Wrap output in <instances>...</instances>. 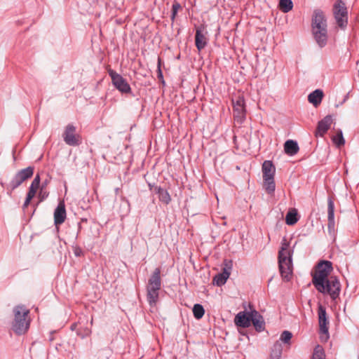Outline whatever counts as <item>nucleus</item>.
<instances>
[{
	"mask_svg": "<svg viewBox=\"0 0 359 359\" xmlns=\"http://www.w3.org/2000/svg\"><path fill=\"white\" fill-rule=\"evenodd\" d=\"M293 3L291 0H280L279 8L283 13H287L292 9Z\"/></svg>",
	"mask_w": 359,
	"mask_h": 359,
	"instance_id": "obj_26",
	"label": "nucleus"
},
{
	"mask_svg": "<svg viewBox=\"0 0 359 359\" xmlns=\"http://www.w3.org/2000/svg\"><path fill=\"white\" fill-rule=\"evenodd\" d=\"M276 169L272 162L265 161L262 164L263 179L274 178Z\"/></svg>",
	"mask_w": 359,
	"mask_h": 359,
	"instance_id": "obj_19",
	"label": "nucleus"
},
{
	"mask_svg": "<svg viewBox=\"0 0 359 359\" xmlns=\"http://www.w3.org/2000/svg\"><path fill=\"white\" fill-rule=\"evenodd\" d=\"M231 266L232 264L231 261L224 260L223 271L221 273H219L215 276L213 279V283L217 286H222L224 285L230 276Z\"/></svg>",
	"mask_w": 359,
	"mask_h": 359,
	"instance_id": "obj_11",
	"label": "nucleus"
},
{
	"mask_svg": "<svg viewBox=\"0 0 359 359\" xmlns=\"http://www.w3.org/2000/svg\"><path fill=\"white\" fill-rule=\"evenodd\" d=\"M66 210L63 201H60L54 212V222L56 226L62 224L66 219Z\"/></svg>",
	"mask_w": 359,
	"mask_h": 359,
	"instance_id": "obj_16",
	"label": "nucleus"
},
{
	"mask_svg": "<svg viewBox=\"0 0 359 359\" xmlns=\"http://www.w3.org/2000/svg\"><path fill=\"white\" fill-rule=\"evenodd\" d=\"M161 287V269L156 268L151 277L149 278L147 286V299L151 306L155 305L157 302Z\"/></svg>",
	"mask_w": 359,
	"mask_h": 359,
	"instance_id": "obj_5",
	"label": "nucleus"
},
{
	"mask_svg": "<svg viewBox=\"0 0 359 359\" xmlns=\"http://www.w3.org/2000/svg\"><path fill=\"white\" fill-rule=\"evenodd\" d=\"M63 137L65 142L70 146H76L81 143L80 135L76 134V128L71 124L66 127Z\"/></svg>",
	"mask_w": 359,
	"mask_h": 359,
	"instance_id": "obj_10",
	"label": "nucleus"
},
{
	"mask_svg": "<svg viewBox=\"0 0 359 359\" xmlns=\"http://www.w3.org/2000/svg\"><path fill=\"white\" fill-rule=\"evenodd\" d=\"M263 187L269 194H273L276 189L274 178L263 179Z\"/></svg>",
	"mask_w": 359,
	"mask_h": 359,
	"instance_id": "obj_22",
	"label": "nucleus"
},
{
	"mask_svg": "<svg viewBox=\"0 0 359 359\" xmlns=\"http://www.w3.org/2000/svg\"><path fill=\"white\" fill-rule=\"evenodd\" d=\"M158 70H159V72L161 73V69H160L161 60H160V58L158 59Z\"/></svg>",
	"mask_w": 359,
	"mask_h": 359,
	"instance_id": "obj_35",
	"label": "nucleus"
},
{
	"mask_svg": "<svg viewBox=\"0 0 359 359\" xmlns=\"http://www.w3.org/2000/svg\"><path fill=\"white\" fill-rule=\"evenodd\" d=\"M292 253L293 250L290 248L289 242L283 238L278 252V265L281 276L286 280H289L292 274Z\"/></svg>",
	"mask_w": 359,
	"mask_h": 359,
	"instance_id": "obj_3",
	"label": "nucleus"
},
{
	"mask_svg": "<svg viewBox=\"0 0 359 359\" xmlns=\"http://www.w3.org/2000/svg\"><path fill=\"white\" fill-rule=\"evenodd\" d=\"M251 322L257 330L262 331L264 329V322L263 318L255 310L250 312V323Z\"/></svg>",
	"mask_w": 359,
	"mask_h": 359,
	"instance_id": "obj_18",
	"label": "nucleus"
},
{
	"mask_svg": "<svg viewBox=\"0 0 359 359\" xmlns=\"http://www.w3.org/2000/svg\"><path fill=\"white\" fill-rule=\"evenodd\" d=\"M109 75L111 79L113 85L121 93H128L130 92V85L128 83L126 80L122 77L120 74L116 73L112 69L108 71Z\"/></svg>",
	"mask_w": 359,
	"mask_h": 359,
	"instance_id": "obj_9",
	"label": "nucleus"
},
{
	"mask_svg": "<svg viewBox=\"0 0 359 359\" xmlns=\"http://www.w3.org/2000/svg\"><path fill=\"white\" fill-rule=\"evenodd\" d=\"M232 102L234 118L238 122H242L245 118L246 112L244 97L239 95L232 99Z\"/></svg>",
	"mask_w": 359,
	"mask_h": 359,
	"instance_id": "obj_8",
	"label": "nucleus"
},
{
	"mask_svg": "<svg viewBox=\"0 0 359 359\" xmlns=\"http://www.w3.org/2000/svg\"><path fill=\"white\" fill-rule=\"evenodd\" d=\"M327 20L324 13L315 10L312 16V33L316 43L320 47H324L327 41Z\"/></svg>",
	"mask_w": 359,
	"mask_h": 359,
	"instance_id": "obj_2",
	"label": "nucleus"
},
{
	"mask_svg": "<svg viewBox=\"0 0 359 359\" xmlns=\"http://www.w3.org/2000/svg\"><path fill=\"white\" fill-rule=\"evenodd\" d=\"M34 173V168L32 167H28L25 169H22L20 171H19L15 176L14 177L13 180L11 182V185L13 187V189L17 188L18 186H20L24 181L27 180L28 178H30Z\"/></svg>",
	"mask_w": 359,
	"mask_h": 359,
	"instance_id": "obj_12",
	"label": "nucleus"
},
{
	"mask_svg": "<svg viewBox=\"0 0 359 359\" xmlns=\"http://www.w3.org/2000/svg\"><path fill=\"white\" fill-rule=\"evenodd\" d=\"M332 141L339 147L344 144L345 140L341 130H338L337 134L332 137Z\"/></svg>",
	"mask_w": 359,
	"mask_h": 359,
	"instance_id": "obj_28",
	"label": "nucleus"
},
{
	"mask_svg": "<svg viewBox=\"0 0 359 359\" xmlns=\"http://www.w3.org/2000/svg\"><path fill=\"white\" fill-rule=\"evenodd\" d=\"M333 13L339 27L345 28L348 22L347 10L345 4L341 1H337L333 8Z\"/></svg>",
	"mask_w": 359,
	"mask_h": 359,
	"instance_id": "obj_7",
	"label": "nucleus"
},
{
	"mask_svg": "<svg viewBox=\"0 0 359 359\" xmlns=\"http://www.w3.org/2000/svg\"><path fill=\"white\" fill-rule=\"evenodd\" d=\"M274 348L276 351H273V353L271 355V359H280L282 351L281 344L279 342H276L274 344Z\"/></svg>",
	"mask_w": 359,
	"mask_h": 359,
	"instance_id": "obj_30",
	"label": "nucleus"
},
{
	"mask_svg": "<svg viewBox=\"0 0 359 359\" xmlns=\"http://www.w3.org/2000/svg\"><path fill=\"white\" fill-rule=\"evenodd\" d=\"M332 122V117L330 115L326 116L323 119L320 121L318 124L316 135L323 137L329 130Z\"/></svg>",
	"mask_w": 359,
	"mask_h": 359,
	"instance_id": "obj_14",
	"label": "nucleus"
},
{
	"mask_svg": "<svg viewBox=\"0 0 359 359\" xmlns=\"http://www.w3.org/2000/svg\"><path fill=\"white\" fill-rule=\"evenodd\" d=\"M29 314V310L24 306L18 305L14 307L12 329L16 334H22L28 330L30 324Z\"/></svg>",
	"mask_w": 359,
	"mask_h": 359,
	"instance_id": "obj_4",
	"label": "nucleus"
},
{
	"mask_svg": "<svg viewBox=\"0 0 359 359\" xmlns=\"http://www.w3.org/2000/svg\"><path fill=\"white\" fill-rule=\"evenodd\" d=\"M48 194L46 192H43L42 189H41L39 194V198H40V201H42L47 197Z\"/></svg>",
	"mask_w": 359,
	"mask_h": 359,
	"instance_id": "obj_33",
	"label": "nucleus"
},
{
	"mask_svg": "<svg viewBox=\"0 0 359 359\" xmlns=\"http://www.w3.org/2000/svg\"><path fill=\"white\" fill-rule=\"evenodd\" d=\"M332 270V266L330 262H320L312 274V283L319 292L328 294L334 300L339 297L341 285L336 276H329Z\"/></svg>",
	"mask_w": 359,
	"mask_h": 359,
	"instance_id": "obj_1",
	"label": "nucleus"
},
{
	"mask_svg": "<svg viewBox=\"0 0 359 359\" xmlns=\"http://www.w3.org/2000/svg\"><path fill=\"white\" fill-rule=\"evenodd\" d=\"M318 316L320 339L322 341H327L330 337L328 332L329 321L327 318L325 308H324L321 304H319L318 306Z\"/></svg>",
	"mask_w": 359,
	"mask_h": 359,
	"instance_id": "obj_6",
	"label": "nucleus"
},
{
	"mask_svg": "<svg viewBox=\"0 0 359 359\" xmlns=\"http://www.w3.org/2000/svg\"><path fill=\"white\" fill-rule=\"evenodd\" d=\"M180 8V5L178 3H175L172 6V18H175L176 13H177L178 10Z\"/></svg>",
	"mask_w": 359,
	"mask_h": 359,
	"instance_id": "obj_32",
	"label": "nucleus"
},
{
	"mask_svg": "<svg viewBox=\"0 0 359 359\" xmlns=\"http://www.w3.org/2000/svg\"><path fill=\"white\" fill-rule=\"evenodd\" d=\"M205 313V310L202 305L196 304L193 307V314L195 318L201 319Z\"/></svg>",
	"mask_w": 359,
	"mask_h": 359,
	"instance_id": "obj_27",
	"label": "nucleus"
},
{
	"mask_svg": "<svg viewBox=\"0 0 359 359\" xmlns=\"http://www.w3.org/2000/svg\"><path fill=\"white\" fill-rule=\"evenodd\" d=\"M298 221L297 212L296 209L290 210L285 216V222L288 225H294Z\"/></svg>",
	"mask_w": 359,
	"mask_h": 359,
	"instance_id": "obj_25",
	"label": "nucleus"
},
{
	"mask_svg": "<svg viewBox=\"0 0 359 359\" xmlns=\"http://www.w3.org/2000/svg\"><path fill=\"white\" fill-rule=\"evenodd\" d=\"M155 190L156 191V193L158 194L159 200L161 202L165 204H168L170 203L171 200L170 196L166 190L163 189L161 187H156Z\"/></svg>",
	"mask_w": 359,
	"mask_h": 359,
	"instance_id": "obj_24",
	"label": "nucleus"
},
{
	"mask_svg": "<svg viewBox=\"0 0 359 359\" xmlns=\"http://www.w3.org/2000/svg\"><path fill=\"white\" fill-rule=\"evenodd\" d=\"M235 324L241 327H248L250 326V312H239L234 318Z\"/></svg>",
	"mask_w": 359,
	"mask_h": 359,
	"instance_id": "obj_17",
	"label": "nucleus"
},
{
	"mask_svg": "<svg viewBox=\"0 0 359 359\" xmlns=\"http://www.w3.org/2000/svg\"><path fill=\"white\" fill-rule=\"evenodd\" d=\"M327 217L329 225H334V204L332 198L327 201Z\"/></svg>",
	"mask_w": 359,
	"mask_h": 359,
	"instance_id": "obj_23",
	"label": "nucleus"
},
{
	"mask_svg": "<svg viewBox=\"0 0 359 359\" xmlns=\"http://www.w3.org/2000/svg\"><path fill=\"white\" fill-rule=\"evenodd\" d=\"M195 43L198 51L203 49L208 43V38L206 37V32L203 28H197L195 36Z\"/></svg>",
	"mask_w": 359,
	"mask_h": 359,
	"instance_id": "obj_15",
	"label": "nucleus"
},
{
	"mask_svg": "<svg viewBox=\"0 0 359 359\" xmlns=\"http://www.w3.org/2000/svg\"><path fill=\"white\" fill-rule=\"evenodd\" d=\"M40 184V177L39 175H36L34 180L32 181L29 191L27 195V198L23 205V208H27L29 205L31 200L35 196Z\"/></svg>",
	"mask_w": 359,
	"mask_h": 359,
	"instance_id": "obj_13",
	"label": "nucleus"
},
{
	"mask_svg": "<svg viewBox=\"0 0 359 359\" xmlns=\"http://www.w3.org/2000/svg\"><path fill=\"white\" fill-rule=\"evenodd\" d=\"M81 253V250L80 248H76L74 250V254L76 256H80Z\"/></svg>",
	"mask_w": 359,
	"mask_h": 359,
	"instance_id": "obj_34",
	"label": "nucleus"
},
{
	"mask_svg": "<svg viewBox=\"0 0 359 359\" xmlns=\"http://www.w3.org/2000/svg\"><path fill=\"white\" fill-rule=\"evenodd\" d=\"M323 97V92L317 89L310 93L308 96V100L314 107H318Z\"/></svg>",
	"mask_w": 359,
	"mask_h": 359,
	"instance_id": "obj_20",
	"label": "nucleus"
},
{
	"mask_svg": "<svg viewBox=\"0 0 359 359\" xmlns=\"http://www.w3.org/2000/svg\"><path fill=\"white\" fill-rule=\"evenodd\" d=\"M284 150L287 154L290 156H294L298 152L299 146L297 142L289 140L285 142Z\"/></svg>",
	"mask_w": 359,
	"mask_h": 359,
	"instance_id": "obj_21",
	"label": "nucleus"
},
{
	"mask_svg": "<svg viewBox=\"0 0 359 359\" xmlns=\"http://www.w3.org/2000/svg\"><path fill=\"white\" fill-rule=\"evenodd\" d=\"M312 359H325V355L322 346H317L313 351Z\"/></svg>",
	"mask_w": 359,
	"mask_h": 359,
	"instance_id": "obj_29",
	"label": "nucleus"
},
{
	"mask_svg": "<svg viewBox=\"0 0 359 359\" xmlns=\"http://www.w3.org/2000/svg\"><path fill=\"white\" fill-rule=\"evenodd\" d=\"M292 337V333L290 332H289V331H284L281 334L280 339L283 343L287 344V343L290 342Z\"/></svg>",
	"mask_w": 359,
	"mask_h": 359,
	"instance_id": "obj_31",
	"label": "nucleus"
}]
</instances>
